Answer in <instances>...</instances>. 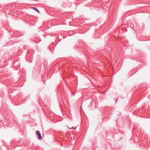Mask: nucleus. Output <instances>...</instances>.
Wrapping results in <instances>:
<instances>
[{
  "label": "nucleus",
  "mask_w": 150,
  "mask_h": 150,
  "mask_svg": "<svg viewBox=\"0 0 150 150\" xmlns=\"http://www.w3.org/2000/svg\"><path fill=\"white\" fill-rule=\"evenodd\" d=\"M36 133L37 135L38 136V139L39 140L42 139V137L40 134V132L39 131H37L36 132Z\"/></svg>",
  "instance_id": "f257e3e1"
},
{
  "label": "nucleus",
  "mask_w": 150,
  "mask_h": 150,
  "mask_svg": "<svg viewBox=\"0 0 150 150\" xmlns=\"http://www.w3.org/2000/svg\"><path fill=\"white\" fill-rule=\"evenodd\" d=\"M33 9H34L35 11H37L39 13V11L36 8H35V7H33Z\"/></svg>",
  "instance_id": "f03ea898"
},
{
  "label": "nucleus",
  "mask_w": 150,
  "mask_h": 150,
  "mask_svg": "<svg viewBox=\"0 0 150 150\" xmlns=\"http://www.w3.org/2000/svg\"><path fill=\"white\" fill-rule=\"evenodd\" d=\"M69 129H75L76 128V127H75V128H73V127L71 128H69Z\"/></svg>",
  "instance_id": "7ed1b4c3"
},
{
  "label": "nucleus",
  "mask_w": 150,
  "mask_h": 150,
  "mask_svg": "<svg viewBox=\"0 0 150 150\" xmlns=\"http://www.w3.org/2000/svg\"><path fill=\"white\" fill-rule=\"evenodd\" d=\"M117 101V100H116V102Z\"/></svg>",
  "instance_id": "20e7f679"
}]
</instances>
